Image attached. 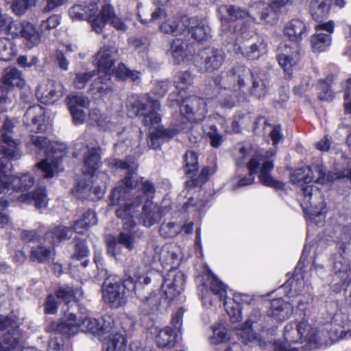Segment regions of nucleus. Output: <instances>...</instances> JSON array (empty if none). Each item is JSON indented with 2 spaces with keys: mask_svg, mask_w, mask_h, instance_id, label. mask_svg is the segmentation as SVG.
Returning <instances> with one entry per match:
<instances>
[{
  "mask_svg": "<svg viewBox=\"0 0 351 351\" xmlns=\"http://www.w3.org/2000/svg\"><path fill=\"white\" fill-rule=\"evenodd\" d=\"M317 33L311 36V45L315 52L324 51L331 43L330 34L334 32V23L332 21L317 24Z\"/></svg>",
  "mask_w": 351,
  "mask_h": 351,
  "instance_id": "nucleus-17",
  "label": "nucleus"
},
{
  "mask_svg": "<svg viewBox=\"0 0 351 351\" xmlns=\"http://www.w3.org/2000/svg\"><path fill=\"white\" fill-rule=\"evenodd\" d=\"M75 251L72 256L73 259L80 260L86 258L88 254V250L84 241L75 239Z\"/></svg>",
  "mask_w": 351,
  "mask_h": 351,
  "instance_id": "nucleus-63",
  "label": "nucleus"
},
{
  "mask_svg": "<svg viewBox=\"0 0 351 351\" xmlns=\"http://www.w3.org/2000/svg\"><path fill=\"white\" fill-rule=\"evenodd\" d=\"M256 5L258 7H263L261 12V19L267 23L272 22L276 18L275 7L273 4L269 5H266L264 2L260 1Z\"/></svg>",
  "mask_w": 351,
  "mask_h": 351,
  "instance_id": "nucleus-60",
  "label": "nucleus"
},
{
  "mask_svg": "<svg viewBox=\"0 0 351 351\" xmlns=\"http://www.w3.org/2000/svg\"><path fill=\"white\" fill-rule=\"evenodd\" d=\"M1 81L0 90L2 95L0 96V103L11 101L8 94H10L14 88H21L25 84L21 72L16 68L5 69Z\"/></svg>",
  "mask_w": 351,
  "mask_h": 351,
  "instance_id": "nucleus-14",
  "label": "nucleus"
},
{
  "mask_svg": "<svg viewBox=\"0 0 351 351\" xmlns=\"http://www.w3.org/2000/svg\"><path fill=\"white\" fill-rule=\"evenodd\" d=\"M46 199L45 188L42 187L38 188L32 194L26 193L19 197L21 202L34 201L35 206L38 208L46 206Z\"/></svg>",
  "mask_w": 351,
  "mask_h": 351,
  "instance_id": "nucleus-40",
  "label": "nucleus"
},
{
  "mask_svg": "<svg viewBox=\"0 0 351 351\" xmlns=\"http://www.w3.org/2000/svg\"><path fill=\"white\" fill-rule=\"evenodd\" d=\"M173 82L178 89L184 90L192 84L193 77L187 71H180L174 76Z\"/></svg>",
  "mask_w": 351,
  "mask_h": 351,
  "instance_id": "nucleus-52",
  "label": "nucleus"
},
{
  "mask_svg": "<svg viewBox=\"0 0 351 351\" xmlns=\"http://www.w3.org/2000/svg\"><path fill=\"white\" fill-rule=\"evenodd\" d=\"M38 97L45 104H53L63 95V86L60 82L49 81L45 88L39 86L36 93Z\"/></svg>",
  "mask_w": 351,
  "mask_h": 351,
  "instance_id": "nucleus-22",
  "label": "nucleus"
},
{
  "mask_svg": "<svg viewBox=\"0 0 351 351\" xmlns=\"http://www.w3.org/2000/svg\"><path fill=\"white\" fill-rule=\"evenodd\" d=\"M315 165L297 169L291 176V180L293 183L297 184L300 181H303L304 183L301 189L304 197L306 203H308L312 208H315V210H313V213L310 214L311 219H314L315 217L320 215L322 209L325 207L319 190L317 187L314 188L312 185H308V183L315 180Z\"/></svg>",
  "mask_w": 351,
  "mask_h": 351,
  "instance_id": "nucleus-5",
  "label": "nucleus"
},
{
  "mask_svg": "<svg viewBox=\"0 0 351 351\" xmlns=\"http://www.w3.org/2000/svg\"><path fill=\"white\" fill-rule=\"evenodd\" d=\"M27 144H31L39 151L43 150L45 158L36 164L45 178H51L59 171V166L64 152L51 145L49 141L45 136L31 134Z\"/></svg>",
  "mask_w": 351,
  "mask_h": 351,
  "instance_id": "nucleus-4",
  "label": "nucleus"
},
{
  "mask_svg": "<svg viewBox=\"0 0 351 351\" xmlns=\"http://www.w3.org/2000/svg\"><path fill=\"white\" fill-rule=\"evenodd\" d=\"M210 176V168L208 167H204L200 174L191 181L186 182L187 186H202L205 182H207Z\"/></svg>",
  "mask_w": 351,
  "mask_h": 351,
  "instance_id": "nucleus-62",
  "label": "nucleus"
},
{
  "mask_svg": "<svg viewBox=\"0 0 351 351\" xmlns=\"http://www.w3.org/2000/svg\"><path fill=\"white\" fill-rule=\"evenodd\" d=\"M182 25L184 26V31L188 30L197 42L207 40L210 37V27L197 17L183 16Z\"/></svg>",
  "mask_w": 351,
  "mask_h": 351,
  "instance_id": "nucleus-18",
  "label": "nucleus"
},
{
  "mask_svg": "<svg viewBox=\"0 0 351 351\" xmlns=\"http://www.w3.org/2000/svg\"><path fill=\"white\" fill-rule=\"evenodd\" d=\"M10 189L16 191H25L34 185V179L29 174H23L21 177H10Z\"/></svg>",
  "mask_w": 351,
  "mask_h": 351,
  "instance_id": "nucleus-41",
  "label": "nucleus"
},
{
  "mask_svg": "<svg viewBox=\"0 0 351 351\" xmlns=\"http://www.w3.org/2000/svg\"><path fill=\"white\" fill-rule=\"evenodd\" d=\"M92 182L90 180H81L78 182L76 186L72 190V193L77 199H89L94 200L95 197L92 195Z\"/></svg>",
  "mask_w": 351,
  "mask_h": 351,
  "instance_id": "nucleus-42",
  "label": "nucleus"
},
{
  "mask_svg": "<svg viewBox=\"0 0 351 351\" xmlns=\"http://www.w3.org/2000/svg\"><path fill=\"white\" fill-rule=\"evenodd\" d=\"M299 322V333L303 342L308 343H316L317 339V329L313 326L306 320H301Z\"/></svg>",
  "mask_w": 351,
  "mask_h": 351,
  "instance_id": "nucleus-38",
  "label": "nucleus"
},
{
  "mask_svg": "<svg viewBox=\"0 0 351 351\" xmlns=\"http://www.w3.org/2000/svg\"><path fill=\"white\" fill-rule=\"evenodd\" d=\"M19 327V319L16 315H0V331L7 330L3 343L0 341V351H13L19 346L21 337Z\"/></svg>",
  "mask_w": 351,
  "mask_h": 351,
  "instance_id": "nucleus-10",
  "label": "nucleus"
},
{
  "mask_svg": "<svg viewBox=\"0 0 351 351\" xmlns=\"http://www.w3.org/2000/svg\"><path fill=\"white\" fill-rule=\"evenodd\" d=\"M190 45L187 41L181 38H175L171 44L170 52L176 64H180L191 53Z\"/></svg>",
  "mask_w": 351,
  "mask_h": 351,
  "instance_id": "nucleus-29",
  "label": "nucleus"
},
{
  "mask_svg": "<svg viewBox=\"0 0 351 351\" xmlns=\"http://www.w3.org/2000/svg\"><path fill=\"white\" fill-rule=\"evenodd\" d=\"M226 54L221 48L207 47L199 49L195 56L194 64L199 72L210 73L223 64Z\"/></svg>",
  "mask_w": 351,
  "mask_h": 351,
  "instance_id": "nucleus-6",
  "label": "nucleus"
},
{
  "mask_svg": "<svg viewBox=\"0 0 351 351\" xmlns=\"http://www.w3.org/2000/svg\"><path fill=\"white\" fill-rule=\"evenodd\" d=\"M114 90V84L110 76V73H105L97 77L90 84L89 90L93 95H98L103 97L112 93Z\"/></svg>",
  "mask_w": 351,
  "mask_h": 351,
  "instance_id": "nucleus-23",
  "label": "nucleus"
},
{
  "mask_svg": "<svg viewBox=\"0 0 351 351\" xmlns=\"http://www.w3.org/2000/svg\"><path fill=\"white\" fill-rule=\"evenodd\" d=\"M188 122L182 121L180 124H176L175 126H171L167 128L163 127L158 128L156 130L159 136L162 138V141H168L180 132L184 131L188 128Z\"/></svg>",
  "mask_w": 351,
  "mask_h": 351,
  "instance_id": "nucleus-44",
  "label": "nucleus"
},
{
  "mask_svg": "<svg viewBox=\"0 0 351 351\" xmlns=\"http://www.w3.org/2000/svg\"><path fill=\"white\" fill-rule=\"evenodd\" d=\"M64 317L65 319L62 322L50 323L47 330L70 338L79 330L100 335L109 332L111 329L110 322L104 319H97L87 317L77 318L72 313L65 315Z\"/></svg>",
  "mask_w": 351,
  "mask_h": 351,
  "instance_id": "nucleus-2",
  "label": "nucleus"
},
{
  "mask_svg": "<svg viewBox=\"0 0 351 351\" xmlns=\"http://www.w3.org/2000/svg\"><path fill=\"white\" fill-rule=\"evenodd\" d=\"M98 69L104 73L116 71L114 64L119 60L118 50L113 46H104L95 54Z\"/></svg>",
  "mask_w": 351,
  "mask_h": 351,
  "instance_id": "nucleus-19",
  "label": "nucleus"
},
{
  "mask_svg": "<svg viewBox=\"0 0 351 351\" xmlns=\"http://www.w3.org/2000/svg\"><path fill=\"white\" fill-rule=\"evenodd\" d=\"M153 103H154V107L153 106L152 108V110L148 111L145 118L141 119L143 124L147 127L158 124L161 121V117L158 113V111L160 109V102L158 100L154 99Z\"/></svg>",
  "mask_w": 351,
  "mask_h": 351,
  "instance_id": "nucleus-45",
  "label": "nucleus"
},
{
  "mask_svg": "<svg viewBox=\"0 0 351 351\" xmlns=\"http://www.w3.org/2000/svg\"><path fill=\"white\" fill-rule=\"evenodd\" d=\"M116 75L122 80L131 79L134 82L140 78L138 71L130 70L123 64H119L116 69Z\"/></svg>",
  "mask_w": 351,
  "mask_h": 351,
  "instance_id": "nucleus-59",
  "label": "nucleus"
},
{
  "mask_svg": "<svg viewBox=\"0 0 351 351\" xmlns=\"http://www.w3.org/2000/svg\"><path fill=\"white\" fill-rule=\"evenodd\" d=\"M285 34L290 40L298 43L302 40L306 34V27L304 22L299 19L290 21L285 27Z\"/></svg>",
  "mask_w": 351,
  "mask_h": 351,
  "instance_id": "nucleus-25",
  "label": "nucleus"
},
{
  "mask_svg": "<svg viewBox=\"0 0 351 351\" xmlns=\"http://www.w3.org/2000/svg\"><path fill=\"white\" fill-rule=\"evenodd\" d=\"M153 101L154 99L150 97L135 99L130 104L129 112L132 115L141 117L142 119L145 118L148 111L152 110V108L153 106L154 107Z\"/></svg>",
  "mask_w": 351,
  "mask_h": 351,
  "instance_id": "nucleus-35",
  "label": "nucleus"
},
{
  "mask_svg": "<svg viewBox=\"0 0 351 351\" xmlns=\"http://www.w3.org/2000/svg\"><path fill=\"white\" fill-rule=\"evenodd\" d=\"M186 174L193 178L198 169L197 156L194 151H187L184 154Z\"/></svg>",
  "mask_w": 351,
  "mask_h": 351,
  "instance_id": "nucleus-48",
  "label": "nucleus"
},
{
  "mask_svg": "<svg viewBox=\"0 0 351 351\" xmlns=\"http://www.w3.org/2000/svg\"><path fill=\"white\" fill-rule=\"evenodd\" d=\"M97 222L95 212L92 209H88L76 220L73 225V230L78 234H83L88 228Z\"/></svg>",
  "mask_w": 351,
  "mask_h": 351,
  "instance_id": "nucleus-33",
  "label": "nucleus"
},
{
  "mask_svg": "<svg viewBox=\"0 0 351 351\" xmlns=\"http://www.w3.org/2000/svg\"><path fill=\"white\" fill-rule=\"evenodd\" d=\"M297 53H280L277 56V59L279 64L284 68L285 71L289 73L291 68L296 63Z\"/></svg>",
  "mask_w": 351,
  "mask_h": 351,
  "instance_id": "nucleus-57",
  "label": "nucleus"
},
{
  "mask_svg": "<svg viewBox=\"0 0 351 351\" xmlns=\"http://www.w3.org/2000/svg\"><path fill=\"white\" fill-rule=\"evenodd\" d=\"M13 128L12 122L6 119L0 130V154L8 160H18L21 156L19 143L12 136Z\"/></svg>",
  "mask_w": 351,
  "mask_h": 351,
  "instance_id": "nucleus-11",
  "label": "nucleus"
},
{
  "mask_svg": "<svg viewBox=\"0 0 351 351\" xmlns=\"http://www.w3.org/2000/svg\"><path fill=\"white\" fill-rule=\"evenodd\" d=\"M0 33L12 36L18 34L16 25L12 18L4 14H0Z\"/></svg>",
  "mask_w": 351,
  "mask_h": 351,
  "instance_id": "nucleus-51",
  "label": "nucleus"
},
{
  "mask_svg": "<svg viewBox=\"0 0 351 351\" xmlns=\"http://www.w3.org/2000/svg\"><path fill=\"white\" fill-rule=\"evenodd\" d=\"M26 47L32 49L40 43V36L34 25L30 23H23L19 32Z\"/></svg>",
  "mask_w": 351,
  "mask_h": 351,
  "instance_id": "nucleus-26",
  "label": "nucleus"
},
{
  "mask_svg": "<svg viewBox=\"0 0 351 351\" xmlns=\"http://www.w3.org/2000/svg\"><path fill=\"white\" fill-rule=\"evenodd\" d=\"M210 290L219 296L221 300H225L226 296V286L216 276H212L210 280Z\"/></svg>",
  "mask_w": 351,
  "mask_h": 351,
  "instance_id": "nucleus-58",
  "label": "nucleus"
},
{
  "mask_svg": "<svg viewBox=\"0 0 351 351\" xmlns=\"http://www.w3.org/2000/svg\"><path fill=\"white\" fill-rule=\"evenodd\" d=\"M180 111L188 122L202 120L206 112V104L204 99L192 95L183 99Z\"/></svg>",
  "mask_w": 351,
  "mask_h": 351,
  "instance_id": "nucleus-13",
  "label": "nucleus"
},
{
  "mask_svg": "<svg viewBox=\"0 0 351 351\" xmlns=\"http://www.w3.org/2000/svg\"><path fill=\"white\" fill-rule=\"evenodd\" d=\"M219 13L224 22L235 21L245 19L248 16L246 10L234 5H223L219 7Z\"/></svg>",
  "mask_w": 351,
  "mask_h": 351,
  "instance_id": "nucleus-31",
  "label": "nucleus"
},
{
  "mask_svg": "<svg viewBox=\"0 0 351 351\" xmlns=\"http://www.w3.org/2000/svg\"><path fill=\"white\" fill-rule=\"evenodd\" d=\"M14 55L13 43L6 38H0V60L9 61Z\"/></svg>",
  "mask_w": 351,
  "mask_h": 351,
  "instance_id": "nucleus-49",
  "label": "nucleus"
},
{
  "mask_svg": "<svg viewBox=\"0 0 351 351\" xmlns=\"http://www.w3.org/2000/svg\"><path fill=\"white\" fill-rule=\"evenodd\" d=\"M160 29L165 34L176 36L184 32V26L182 25V19L179 21L168 20L161 24Z\"/></svg>",
  "mask_w": 351,
  "mask_h": 351,
  "instance_id": "nucleus-47",
  "label": "nucleus"
},
{
  "mask_svg": "<svg viewBox=\"0 0 351 351\" xmlns=\"http://www.w3.org/2000/svg\"><path fill=\"white\" fill-rule=\"evenodd\" d=\"M130 288L128 279L123 281L107 278L102 285V299L111 308L124 306L128 301V293Z\"/></svg>",
  "mask_w": 351,
  "mask_h": 351,
  "instance_id": "nucleus-7",
  "label": "nucleus"
},
{
  "mask_svg": "<svg viewBox=\"0 0 351 351\" xmlns=\"http://www.w3.org/2000/svg\"><path fill=\"white\" fill-rule=\"evenodd\" d=\"M109 164L121 169L127 170V174L122 181L124 186L115 188L112 191V199L114 202L119 203L121 200H126L123 204H121L116 210L117 217L123 221V228L125 230L134 228L136 223L134 221V214L136 208L142 203L141 195H136L135 197L128 199L130 191L136 185L138 163L132 156H128L123 160L117 158L110 159Z\"/></svg>",
  "mask_w": 351,
  "mask_h": 351,
  "instance_id": "nucleus-1",
  "label": "nucleus"
},
{
  "mask_svg": "<svg viewBox=\"0 0 351 351\" xmlns=\"http://www.w3.org/2000/svg\"><path fill=\"white\" fill-rule=\"evenodd\" d=\"M69 109L87 108L89 99L82 94H71L66 97Z\"/></svg>",
  "mask_w": 351,
  "mask_h": 351,
  "instance_id": "nucleus-50",
  "label": "nucleus"
},
{
  "mask_svg": "<svg viewBox=\"0 0 351 351\" xmlns=\"http://www.w3.org/2000/svg\"><path fill=\"white\" fill-rule=\"evenodd\" d=\"M293 312V305L282 298L274 299L270 302L267 314L276 320L283 322L290 317Z\"/></svg>",
  "mask_w": 351,
  "mask_h": 351,
  "instance_id": "nucleus-21",
  "label": "nucleus"
},
{
  "mask_svg": "<svg viewBox=\"0 0 351 351\" xmlns=\"http://www.w3.org/2000/svg\"><path fill=\"white\" fill-rule=\"evenodd\" d=\"M162 217L160 207L152 201L147 199L143 207V212L141 216V221L146 227L160 221Z\"/></svg>",
  "mask_w": 351,
  "mask_h": 351,
  "instance_id": "nucleus-24",
  "label": "nucleus"
},
{
  "mask_svg": "<svg viewBox=\"0 0 351 351\" xmlns=\"http://www.w3.org/2000/svg\"><path fill=\"white\" fill-rule=\"evenodd\" d=\"M73 231V226L70 228L63 226H55L46 232L45 239L49 240L53 245L62 240L69 239Z\"/></svg>",
  "mask_w": 351,
  "mask_h": 351,
  "instance_id": "nucleus-32",
  "label": "nucleus"
},
{
  "mask_svg": "<svg viewBox=\"0 0 351 351\" xmlns=\"http://www.w3.org/2000/svg\"><path fill=\"white\" fill-rule=\"evenodd\" d=\"M53 247L38 245L32 247L29 258L31 261H37L39 263H47L53 256Z\"/></svg>",
  "mask_w": 351,
  "mask_h": 351,
  "instance_id": "nucleus-37",
  "label": "nucleus"
},
{
  "mask_svg": "<svg viewBox=\"0 0 351 351\" xmlns=\"http://www.w3.org/2000/svg\"><path fill=\"white\" fill-rule=\"evenodd\" d=\"M36 0H12L11 8L17 15L24 14L28 9L36 5Z\"/></svg>",
  "mask_w": 351,
  "mask_h": 351,
  "instance_id": "nucleus-54",
  "label": "nucleus"
},
{
  "mask_svg": "<svg viewBox=\"0 0 351 351\" xmlns=\"http://www.w3.org/2000/svg\"><path fill=\"white\" fill-rule=\"evenodd\" d=\"M44 114L45 110L40 105L29 106L27 109L24 114L23 122L31 132L38 133L44 130L43 128Z\"/></svg>",
  "mask_w": 351,
  "mask_h": 351,
  "instance_id": "nucleus-20",
  "label": "nucleus"
},
{
  "mask_svg": "<svg viewBox=\"0 0 351 351\" xmlns=\"http://www.w3.org/2000/svg\"><path fill=\"white\" fill-rule=\"evenodd\" d=\"M318 89L320 90L318 97L322 101H330L333 98L332 93L328 82L320 80L318 84Z\"/></svg>",
  "mask_w": 351,
  "mask_h": 351,
  "instance_id": "nucleus-64",
  "label": "nucleus"
},
{
  "mask_svg": "<svg viewBox=\"0 0 351 351\" xmlns=\"http://www.w3.org/2000/svg\"><path fill=\"white\" fill-rule=\"evenodd\" d=\"M93 29L97 32V34H101L103 31L106 23L108 22L107 17H104L102 14V8L100 12L93 16L91 19H89L88 21Z\"/></svg>",
  "mask_w": 351,
  "mask_h": 351,
  "instance_id": "nucleus-61",
  "label": "nucleus"
},
{
  "mask_svg": "<svg viewBox=\"0 0 351 351\" xmlns=\"http://www.w3.org/2000/svg\"><path fill=\"white\" fill-rule=\"evenodd\" d=\"M332 0H312L310 3V12L313 19L322 21L328 16Z\"/></svg>",
  "mask_w": 351,
  "mask_h": 351,
  "instance_id": "nucleus-28",
  "label": "nucleus"
},
{
  "mask_svg": "<svg viewBox=\"0 0 351 351\" xmlns=\"http://www.w3.org/2000/svg\"><path fill=\"white\" fill-rule=\"evenodd\" d=\"M176 332L174 330L167 327L161 330L156 337V343L160 348H172L176 342Z\"/></svg>",
  "mask_w": 351,
  "mask_h": 351,
  "instance_id": "nucleus-39",
  "label": "nucleus"
},
{
  "mask_svg": "<svg viewBox=\"0 0 351 351\" xmlns=\"http://www.w3.org/2000/svg\"><path fill=\"white\" fill-rule=\"evenodd\" d=\"M96 71H90L84 73H77L73 80V84L75 88L82 89L85 87L87 82L94 76L96 75Z\"/></svg>",
  "mask_w": 351,
  "mask_h": 351,
  "instance_id": "nucleus-56",
  "label": "nucleus"
},
{
  "mask_svg": "<svg viewBox=\"0 0 351 351\" xmlns=\"http://www.w3.org/2000/svg\"><path fill=\"white\" fill-rule=\"evenodd\" d=\"M8 169V162L4 164L3 161L0 160V193L10 189V177L7 174Z\"/></svg>",
  "mask_w": 351,
  "mask_h": 351,
  "instance_id": "nucleus-55",
  "label": "nucleus"
},
{
  "mask_svg": "<svg viewBox=\"0 0 351 351\" xmlns=\"http://www.w3.org/2000/svg\"><path fill=\"white\" fill-rule=\"evenodd\" d=\"M130 291H134L137 298L143 302H149L152 300L156 293L152 287L144 286L143 283H134L131 279H128Z\"/></svg>",
  "mask_w": 351,
  "mask_h": 351,
  "instance_id": "nucleus-34",
  "label": "nucleus"
},
{
  "mask_svg": "<svg viewBox=\"0 0 351 351\" xmlns=\"http://www.w3.org/2000/svg\"><path fill=\"white\" fill-rule=\"evenodd\" d=\"M266 50V45L263 40L254 42L250 33L241 32L238 35L233 46V51L237 54H241L249 60H256Z\"/></svg>",
  "mask_w": 351,
  "mask_h": 351,
  "instance_id": "nucleus-9",
  "label": "nucleus"
},
{
  "mask_svg": "<svg viewBox=\"0 0 351 351\" xmlns=\"http://www.w3.org/2000/svg\"><path fill=\"white\" fill-rule=\"evenodd\" d=\"M255 322H256V317L251 315L244 324L237 330V335L243 343L247 344L257 338V334L252 328V324Z\"/></svg>",
  "mask_w": 351,
  "mask_h": 351,
  "instance_id": "nucleus-36",
  "label": "nucleus"
},
{
  "mask_svg": "<svg viewBox=\"0 0 351 351\" xmlns=\"http://www.w3.org/2000/svg\"><path fill=\"white\" fill-rule=\"evenodd\" d=\"M274 155V152H267L264 154L256 155L251 158L247 165L249 170V177H244L240 179L237 187L251 184L254 180V174L258 173V179L263 184L277 189H282L284 184L275 180L270 175L274 165L273 160L269 158Z\"/></svg>",
  "mask_w": 351,
  "mask_h": 351,
  "instance_id": "nucleus-3",
  "label": "nucleus"
},
{
  "mask_svg": "<svg viewBox=\"0 0 351 351\" xmlns=\"http://www.w3.org/2000/svg\"><path fill=\"white\" fill-rule=\"evenodd\" d=\"M125 340L120 334L110 335L105 344L106 351H123L125 348Z\"/></svg>",
  "mask_w": 351,
  "mask_h": 351,
  "instance_id": "nucleus-46",
  "label": "nucleus"
},
{
  "mask_svg": "<svg viewBox=\"0 0 351 351\" xmlns=\"http://www.w3.org/2000/svg\"><path fill=\"white\" fill-rule=\"evenodd\" d=\"M185 282L184 274L176 269L169 271L163 279L161 287L169 301L179 295L184 289Z\"/></svg>",
  "mask_w": 351,
  "mask_h": 351,
  "instance_id": "nucleus-15",
  "label": "nucleus"
},
{
  "mask_svg": "<svg viewBox=\"0 0 351 351\" xmlns=\"http://www.w3.org/2000/svg\"><path fill=\"white\" fill-rule=\"evenodd\" d=\"M102 14L104 17H107L108 22L117 30L125 31L126 29V25L120 18L116 16L114 8L110 4L103 5Z\"/></svg>",
  "mask_w": 351,
  "mask_h": 351,
  "instance_id": "nucleus-43",
  "label": "nucleus"
},
{
  "mask_svg": "<svg viewBox=\"0 0 351 351\" xmlns=\"http://www.w3.org/2000/svg\"><path fill=\"white\" fill-rule=\"evenodd\" d=\"M82 147H84L85 155L82 173L85 176L91 178L101 165V148L99 146L90 148L88 146L84 147L82 144H76L75 145V152Z\"/></svg>",
  "mask_w": 351,
  "mask_h": 351,
  "instance_id": "nucleus-16",
  "label": "nucleus"
},
{
  "mask_svg": "<svg viewBox=\"0 0 351 351\" xmlns=\"http://www.w3.org/2000/svg\"><path fill=\"white\" fill-rule=\"evenodd\" d=\"M285 341H275L274 351H304L302 347H299L303 343L299 333V322H291L284 328Z\"/></svg>",
  "mask_w": 351,
  "mask_h": 351,
  "instance_id": "nucleus-12",
  "label": "nucleus"
},
{
  "mask_svg": "<svg viewBox=\"0 0 351 351\" xmlns=\"http://www.w3.org/2000/svg\"><path fill=\"white\" fill-rule=\"evenodd\" d=\"M143 233L138 230H133V228H129L121 232L117 237L120 245L124 246L128 250L132 251L136 247L138 241L141 239Z\"/></svg>",
  "mask_w": 351,
  "mask_h": 351,
  "instance_id": "nucleus-30",
  "label": "nucleus"
},
{
  "mask_svg": "<svg viewBox=\"0 0 351 351\" xmlns=\"http://www.w3.org/2000/svg\"><path fill=\"white\" fill-rule=\"evenodd\" d=\"M250 82L252 84L250 88V93L252 95L258 98L265 95L267 92V82L262 75H261L250 70V75L245 78V86Z\"/></svg>",
  "mask_w": 351,
  "mask_h": 351,
  "instance_id": "nucleus-27",
  "label": "nucleus"
},
{
  "mask_svg": "<svg viewBox=\"0 0 351 351\" xmlns=\"http://www.w3.org/2000/svg\"><path fill=\"white\" fill-rule=\"evenodd\" d=\"M333 271L337 274H346L349 268L348 260L341 254L332 255Z\"/></svg>",
  "mask_w": 351,
  "mask_h": 351,
  "instance_id": "nucleus-53",
  "label": "nucleus"
},
{
  "mask_svg": "<svg viewBox=\"0 0 351 351\" xmlns=\"http://www.w3.org/2000/svg\"><path fill=\"white\" fill-rule=\"evenodd\" d=\"M250 75V69L237 66L227 72H221L214 77L213 82L219 89H241L245 86V78Z\"/></svg>",
  "mask_w": 351,
  "mask_h": 351,
  "instance_id": "nucleus-8",
  "label": "nucleus"
}]
</instances>
